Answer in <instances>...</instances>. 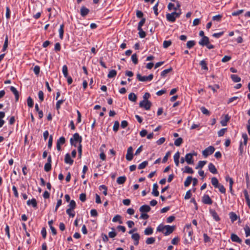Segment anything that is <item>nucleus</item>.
<instances>
[{"label": "nucleus", "mask_w": 250, "mask_h": 250, "mask_svg": "<svg viewBox=\"0 0 250 250\" xmlns=\"http://www.w3.org/2000/svg\"><path fill=\"white\" fill-rule=\"evenodd\" d=\"M227 130V128H222L218 132V135L219 137L223 136Z\"/></svg>", "instance_id": "bf43d9fd"}, {"label": "nucleus", "mask_w": 250, "mask_h": 250, "mask_svg": "<svg viewBox=\"0 0 250 250\" xmlns=\"http://www.w3.org/2000/svg\"><path fill=\"white\" fill-rule=\"evenodd\" d=\"M219 190V191L222 193H226V188L224 187L223 185L220 184L217 188Z\"/></svg>", "instance_id": "3c124183"}, {"label": "nucleus", "mask_w": 250, "mask_h": 250, "mask_svg": "<svg viewBox=\"0 0 250 250\" xmlns=\"http://www.w3.org/2000/svg\"><path fill=\"white\" fill-rule=\"evenodd\" d=\"M76 206V203H75V201L71 200L70 202V203L68 205L69 208L68 209H70L73 210L75 208Z\"/></svg>", "instance_id": "79ce46f5"}, {"label": "nucleus", "mask_w": 250, "mask_h": 250, "mask_svg": "<svg viewBox=\"0 0 250 250\" xmlns=\"http://www.w3.org/2000/svg\"><path fill=\"white\" fill-rule=\"evenodd\" d=\"M131 238L134 241V244L135 246H137L139 244V241L140 238L139 234L137 233L132 234Z\"/></svg>", "instance_id": "ddd939ff"}, {"label": "nucleus", "mask_w": 250, "mask_h": 250, "mask_svg": "<svg viewBox=\"0 0 250 250\" xmlns=\"http://www.w3.org/2000/svg\"><path fill=\"white\" fill-rule=\"evenodd\" d=\"M138 30H139V37L141 38H144L146 37V33L144 31H143V30L142 29V28H138Z\"/></svg>", "instance_id": "37998d69"}, {"label": "nucleus", "mask_w": 250, "mask_h": 250, "mask_svg": "<svg viewBox=\"0 0 250 250\" xmlns=\"http://www.w3.org/2000/svg\"><path fill=\"white\" fill-rule=\"evenodd\" d=\"M89 12V10L85 7V6H82L80 9V14L81 15L84 17L86 16Z\"/></svg>", "instance_id": "f8f14e48"}, {"label": "nucleus", "mask_w": 250, "mask_h": 250, "mask_svg": "<svg viewBox=\"0 0 250 250\" xmlns=\"http://www.w3.org/2000/svg\"><path fill=\"white\" fill-rule=\"evenodd\" d=\"M82 141V138L81 136L79 135L78 133H75L73 137L71 138L70 140V143L72 145L74 146H77V144L79 143V146H78V151L79 157H81L82 153V146L81 145V142Z\"/></svg>", "instance_id": "f257e3e1"}, {"label": "nucleus", "mask_w": 250, "mask_h": 250, "mask_svg": "<svg viewBox=\"0 0 250 250\" xmlns=\"http://www.w3.org/2000/svg\"><path fill=\"white\" fill-rule=\"evenodd\" d=\"M155 239L154 237L148 238L146 240V243L148 245L152 244L155 242Z\"/></svg>", "instance_id": "5fc2aeb1"}, {"label": "nucleus", "mask_w": 250, "mask_h": 250, "mask_svg": "<svg viewBox=\"0 0 250 250\" xmlns=\"http://www.w3.org/2000/svg\"><path fill=\"white\" fill-rule=\"evenodd\" d=\"M62 71L64 77L66 78L68 76V68L66 65H64L62 66Z\"/></svg>", "instance_id": "c9c22d12"}, {"label": "nucleus", "mask_w": 250, "mask_h": 250, "mask_svg": "<svg viewBox=\"0 0 250 250\" xmlns=\"http://www.w3.org/2000/svg\"><path fill=\"white\" fill-rule=\"evenodd\" d=\"M65 163L66 164H69V165H72L73 163V160L70 157L69 154L67 153L65 156L64 158Z\"/></svg>", "instance_id": "412c9836"}, {"label": "nucleus", "mask_w": 250, "mask_h": 250, "mask_svg": "<svg viewBox=\"0 0 250 250\" xmlns=\"http://www.w3.org/2000/svg\"><path fill=\"white\" fill-rule=\"evenodd\" d=\"M183 143V139L182 138H178L176 139L174 141V145L177 146H180Z\"/></svg>", "instance_id": "a19ab883"}, {"label": "nucleus", "mask_w": 250, "mask_h": 250, "mask_svg": "<svg viewBox=\"0 0 250 250\" xmlns=\"http://www.w3.org/2000/svg\"><path fill=\"white\" fill-rule=\"evenodd\" d=\"M207 163V161H200L197 166L195 167L196 169H198L199 168H202Z\"/></svg>", "instance_id": "2f4dec72"}, {"label": "nucleus", "mask_w": 250, "mask_h": 250, "mask_svg": "<svg viewBox=\"0 0 250 250\" xmlns=\"http://www.w3.org/2000/svg\"><path fill=\"white\" fill-rule=\"evenodd\" d=\"M158 186L156 183L154 184L153 186L152 194L155 196H158L159 192L158 191Z\"/></svg>", "instance_id": "aec40b11"}, {"label": "nucleus", "mask_w": 250, "mask_h": 250, "mask_svg": "<svg viewBox=\"0 0 250 250\" xmlns=\"http://www.w3.org/2000/svg\"><path fill=\"white\" fill-rule=\"evenodd\" d=\"M72 209H67L66 212L67 214L69 215L70 217H73L75 216V213L72 212Z\"/></svg>", "instance_id": "774afa93"}, {"label": "nucleus", "mask_w": 250, "mask_h": 250, "mask_svg": "<svg viewBox=\"0 0 250 250\" xmlns=\"http://www.w3.org/2000/svg\"><path fill=\"white\" fill-rule=\"evenodd\" d=\"M184 172L187 173L192 174L194 172V171L191 167L188 166H186L185 167V170Z\"/></svg>", "instance_id": "f704fd0d"}, {"label": "nucleus", "mask_w": 250, "mask_h": 250, "mask_svg": "<svg viewBox=\"0 0 250 250\" xmlns=\"http://www.w3.org/2000/svg\"><path fill=\"white\" fill-rule=\"evenodd\" d=\"M150 209V207L148 205H145L140 208L139 210L142 213H145L149 212Z\"/></svg>", "instance_id": "4468645a"}, {"label": "nucleus", "mask_w": 250, "mask_h": 250, "mask_svg": "<svg viewBox=\"0 0 250 250\" xmlns=\"http://www.w3.org/2000/svg\"><path fill=\"white\" fill-rule=\"evenodd\" d=\"M175 228V227L174 226H171L169 225L160 224L158 226L157 231L161 232L163 233L165 235L167 236L172 233L174 230Z\"/></svg>", "instance_id": "f03ea898"}, {"label": "nucleus", "mask_w": 250, "mask_h": 250, "mask_svg": "<svg viewBox=\"0 0 250 250\" xmlns=\"http://www.w3.org/2000/svg\"><path fill=\"white\" fill-rule=\"evenodd\" d=\"M53 143V136L52 135H50L49 136L48 142V147L49 148H51Z\"/></svg>", "instance_id": "69168bd1"}, {"label": "nucleus", "mask_w": 250, "mask_h": 250, "mask_svg": "<svg viewBox=\"0 0 250 250\" xmlns=\"http://www.w3.org/2000/svg\"><path fill=\"white\" fill-rule=\"evenodd\" d=\"M192 178L191 176H188L184 182V186L187 187L189 186L192 181Z\"/></svg>", "instance_id": "cd10ccee"}, {"label": "nucleus", "mask_w": 250, "mask_h": 250, "mask_svg": "<svg viewBox=\"0 0 250 250\" xmlns=\"http://www.w3.org/2000/svg\"><path fill=\"white\" fill-rule=\"evenodd\" d=\"M8 45V36H6L5 37V39L4 44H3V48H2L3 51H5L7 49Z\"/></svg>", "instance_id": "72a5a7b5"}, {"label": "nucleus", "mask_w": 250, "mask_h": 250, "mask_svg": "<svg viewBox=\"0 0 250 250\" xmlns=\"http://www.w3.org/2000/svg\"><path fill=\"white\" fill-rule=\"evenodd\" d=\"M27 103L29 107H32L33 106V101L32 99L30 97H29L27 98Z\"/></svg>", "instance_id": "864d4df0"}, {"label": "nucleus", "mask_w": 250, "mask_h": 250, "mask_svg": "<svg viewBox=\"0 0 250 250\" xmlns=\"http://www.w3.org/2000/svg\"><path fill=\"white\" fill-rule=\"evenodd\" d=\"M44 168L45 171H49L51 169V164L46 163L44 165Z\"/></svg>", "instance_id": "13d9d810"}, {"label": "nucleus", "mask_w": 250, "mask_h": 250, "mask_svg": "<svg viewBox=\"0 0 250 250\" xmlns=\"http://www.w3.org/2000/svg\"><path fill=\"white\" fill-rule=\"evenodd\" d=\"M172 71V68H169L168 69H165L163 70L161 74V76L162 77H165L166 76V75Z\"/></svg>", "instance_id": "58836bf2"}, {"label": "nucleus", "mask_w": 250, "mask_h": 250, "mask_svg": "<svg viewBox=\"0 0 250 250\" xmlns=\"http://www.w3.org/2000/svg\"><path fill=\"white\" fill-rule=\"evenodd\" d=\"M230 238L233 242H237L239 244L242 243V240L235 234H231Z\"/></svg>", "instance_id": "2eb2a0df"}, {"label": "nucleus", "mask_w": 250, "mask_h": 250, "mask_svg": "<svg viewBox=\"0 0 250 250\" xmlns=\"http://www.w3.org/2000/svg\"><path fill=\"white\" fill-rule=\"evenodd\" d=\"M172 42L171 41H165L163 42V47L165 48H167L171 45Z\"/></svg>", "instance_id": "603ef678"}, {"label": "nucleus", "mask_w": 250, "mask_h": 250, "mask_svg": "<svg viewBox=\"0 0 250 250\" xmlns=\"http://www.w3.org/2000/svg\"><path fill=\"white\" fill-rule=\"evenodd\" d=\"M121 216L120 215H116L113 218L112 221L113 222H116L118 221L120 224H122V222L121 220Z\"/></svg>", "instance_id": "ea45409f"}, {"label": "nucleus", "mask_w": 250, "mask_h": 250, "mask_svg": "<svg viewBox=\"0 0 250 250\" xmlns=\"http://www.w3.org/2000/svg\"><path fill=\"white\" fill-rule=\"evenodd\" d=\"M133 157V148L132 146H129L127 150V153L125 156L126 159L127 161H131Z\"/></svg>", "instance_id": "1a4fd4ad"}, {"label": "nucleus", "mask_w": 250, "mask_h": 250, "mask_svg": "<svg viewBox=\"0 0 250 250\" xmlns=\"http://www.w3.org/2000/svg\"><path fill=\"white\" fill-rule=\"evenodd\" d=\"M151 106V103L148 100H143L139 103L140 107L144 108L146 110H149Z\"/></svg>", "instance_id": "0eeeda50"}, {"label": "nucleus", "mask_w": 250, "mask_h": 250, "mask_svg": "<svg viewBox=\"0 0 250 250\" xmlns=\"http://www.w3.org/2000/svg\"><path fill=\"white\" fill-rule=\"evenodd\" d=\"M27 204L28 206H32L33 208H37V203L36 200L35 198H33L31 200H29L27 202Z\"/></svg>", "instance_id": "6ab92c4d"}, {"label": "nucleus", "mask_w": 250, "mask_h": 250, "mask_svg": "<svg viewBox=\"0 0 250 250\" xmlns=\"http://www.w3.org/2000/svg\"><path fill=\"white\" fill-rule=\"evenodd\" d=\"M59 37L62 40L63 37V33H64V25L63 24L60 25V28L59 29Z\"/></svg>", "instance_id": "4be33fe9"}, {"label": "nucleus", "mask_w": 250, "mask_h": 250, "mask_svg": "<svg viewBox=\"0 0 250 250\" xmlns=\"http://www.w3.org/2000/svg\"><path fill=\"white\" fill-rule=\"evenodd\" d=\"M211 182L212 185L215 188H217V187L220 184L219 183L218 179L215 177H212L211 178Z\"/></svg>", "instance_id": "5701e85b"}, {"label": "nucleus", "mask_w": 250, "mask_h": 250, "mask_svg": "<svg viewBox=\"0 0 250 250\" xmlns=\"http://www.w3.org/2000/svg\"><path fill=\"white\" fill-rule=\"evenodd\" d=\"M12 190L14 192V194L15 197L16 198H18L19 197V193L18 192L17 189L16 187L15 186H13V187H12Z\"/></svg>", "instance_id": "e2e57ef3"}, {"label": "nucleus", "mask_w": 250, "mask_h": 250, "mask_svg": "<svg viewBox=\"0 0 250 250\" xmlns=\"http://www.w3.org/2000/svg\"><path fill=\"white\" fill-rule=\"evenodd\" d=\"M144 233L145 235H151L153 233V229L151 227H148L146 228L144 231Z\"/></svg>", "instance_id": "c756f323"}, {"label": "nucleus", "mask_w": 250, "mask_h": 250, "mask_svg": "<svg viewBox=\"0 0 250 250\" xmlns=\"http://www.w3.org/2000/svg\"><path fill=\"white\" fill-rule=\"evenodd\" d=\"M230 77L234 83H238L241 81V78L237 75H231Z\"/></svg>", "instance_id": "393cba45"}, {"label": "nucleus", "mask_w": 250, "mask_h": 250, "mask_svg": "<svg viewBox=\"0 0 250 250\" xmlns=\"http://www.w3.org/2000/svg\"><path fill=\"white\" fill-rule=\"evenodd\" d=\"M226 180L228 181V179H229V191L230 192H231V193H232V185L233 184V180L232 178H229V177H226Z\"/></svg>", "instance_id": "473e14b6"}, {"label": "nucleus", "mask_w": 250, "mask_h": 250, "mask_svg": "<svg viewBox=\"0 0 250 250\" xmlns=\"http://www.w3.org/2000/svg\"><path fill=\"white\" fill-rule=\"evenodd\" d=\"M119 123L118 121H115L114 122V125H113V130L115 132H117L118 129H119Z\"/></svg>", "instance_id": "09e8293b"}, {"label": "nucleus", "mask_w": 250, "mask_h": 250, "mask_svg": "<svg viewBox=\"0 0 250 250\" xmlns=\"http://www.w3.org/2000/svg\"><path fill=\"white\" fill-rule=\"evenodd\" d=\"M209 43V39L207 36H204L199 42V44L202 46L207 45Z\"/></svg>", "instance_id": "9b49d317"}, {"label": "nucleus", "mask_w": 250, "mask_h": 250, "mask_svg": "<svg viewBox=\"0 0 250 250\" xmlns=\"http://www.w3.org/2000/svg\"><path fill=\"white\" fill-rule=\"evenodd\" d=\"M197 153L193 151L192 153H188L185 156V161L189 165H192L194 164V161L193 160V156H196Z\"/></svg>", "instance_id": "39448f33"}, {"label": "nucleus", "mask_w": 250, "mask_h": 250, "mask_svg": "<svg viewBox=\"0 0 250 250\" xmlns=\"http://www.w3.org/2000/svg\"><path fill=\"white\" fill-rule=\"evenodd\" d=\"M153 75L151 74L148 76H142L141 74L137 75V79L141 82L150 81L153 79Z\"/></svg>", "instance_id": "423d86ee"}, {"label": "nucleus", "mask_w": 250, "mask_h": 250, "mask_svg": "<svg viewBox=\"0 0 250 250\" xmlns=\"http://www.w3.org/2000/svg\"><path fill=\"white\" fill-rule=\"evenodd\" d=\"M229 218L231 221L233 222L237 219V216L235 213L231 212L229 214Z\"/></svg>", "instance_id": "b1692460"}, {"label": "nucleus", "mask_w": 250, "mask_h": 250, "mask_svg": "<svg viewBox=\"0 0 250 250\" xmlns=\"http://www.w3.org/2000/svg\"><path fill=\"white\" fill-rule=\"evenodd\" d=\"M10 90L11 91V92H13V94H14L15 97L16 101L17 102L19 100V92H18V90L15 87H14L13 86H11L10 87Z\"/></svg>", "instance_id": "f3484780"}, {"label": "nucleus", "mask_w": 250, "mask_h": 250, "mask_svg": "<svg viewBox=\"0 0 250 250\" xmlns=\"http://www.w3.org/2000/svg\"><path fill=\"white\" fill-rule=\"evenodd\" d=\"M34 73L38 76L40 72V67L38 65H36L33 68Z\"/></svg>", "instance_id": "6e6d98bb"}, {"label": "nucleus", "mask_w": 250, "mask_h": 250, "mask_svg": "<svg viewBox=\"0 0 250 250\" xmlns=\"http://www.w3.org/2000/svg\"><path fill=\"white\" fill-rule=\"evenodd\" d=\"M131 60L132 61V62L135 64H136L138 63V58H137V55L136 54H133L132 56H131Z\"/></svg>", "instance_id": "de8ad7c7"}, {"label": "nucleus", "mask_w": 250, "mask_h": 250, "mask_svg": "<svg viewBox=\"0 0 250 250\" xmlns=\"http://www.w3.org/2000/svg\"><path fill=\"white\" fill-rule=\"evenodd\" d=\"M202 202L205 204L211 205L212 201L208 195H204L202 197Z\"/></svg>", "instance_id": "9d476101"}, {"label": "nucleus", "mask_w": 250, "mask_h": 250, "mask_svg": "<svg viewBox=\"0 0 250 250\" xmlns=\"http://www.w3.org/2000/svg\"><path fill=\"white\" fill-rule=\"evenodd\" d=\"M126 180V177L125 176H120L117 179V183L118 184H124Z\"/></svg>", "instance_id": "bb28decb"}, {"label": "nucleus", "mask_w": 250, "mask_h": 250, "mask_svg": "<svg viewBox=\"0 0 250 250\" xmlns=\"http://www.w3.org/2000/svg\"><path fill=\"white\" fill-rule=\"evenodd\" d=\"M165 140L166 139L164 137H161L157 141L156 143L158 145H161L165 142Z\"/></svg>", "instance_id": "338daca9"}, {"label": "nucleus", "mask_w": 250, "mask_h": 250, "mask_svg": "<svg viewBox=\"0 0 250 250\" xmlns=\"http://www.w3.org/2000/svg\"><path fill=\"white\" fill-rule=\"evenodd\" d=\"M200 65H201V66L203 69H204L206 70H208V67L207 66V63L205 61H204V60L201 61L200 62Z\"/></svg>", "instance_id": "7c9ffc66"}, {"label": "nucleus", "mask_w": 250, "mask_h": 250, "mask_svg": "<svg viewBox=\"0 0 250 250\" xmlns=\"http://www.w3.org/2000/svg\"><path fill=\"white\" fill-rule=\"evenodd\" d=\"M230 120V117L228 114L225 115L224 118L221 121V124L222 126H225L227 125L228 122Z\"/></svg>", "instance_id": "dca6fc26"}, {"label": "nucleus", "mask_w": 250, "mask_h": 250, "mask_svg": "<svg viewBox=\"0 0 250 250\" xmlns=\"http://www.w3.org/2000/svg\"><path fill=\"white\" fill-rule=\"evenodd\" d=\"M171 1H173L175 2V3H171L170 2L168 3L167 8L169 10H174V12H181V10L180 9V4L179 3L178 1H176L175 0H171Z\"/></svg>", "instance_id": "7ed1b4c3"}, {"label": "nucleus", "mask_w": 250, "mask_h": 250, "mask_svg": "<svg viewBox=\"0 0 250 250\" xmlns=\"http://www.w3.org/2000/svg\"><path fill=\"white\" fill-rule=\"evenodd\" d=\"M181 14L180 12H173L171 13H167L166 14L167 20L168 21L174 22L176 18L179 17Z\"/></svg>", "instance_id": "20e7f679"}, {"label": "nucleus", "mask_w": 250, "mask_h": 250, "mask_svg": "<svg viewBox=\"0 0 250 250\" xmlns=\"http://www.w3.org/2000/svg\"><path fill=\"white\" fill-rule=\"evenodd\" d=\"M215 150V148L212 146H209L204 150L202 154L205 157H207L208 155L212 154Z\"/></svg>", "instance_id": "6e6552de"}, {"label": "nucleus", "mask_w": 250, "mask_h": 250, "mask_svg": "<svg viewBox=\"0 0 250 250\" xmlns=\"http://www.w3.org/2000/svg\"><path fill=\"white\" fill-rule=\"evenodd\" d=\"M170 154V151H168L166 154V155L164 156V157L163 159L162 163H166L167 161L168 157H169Z\"/></svg>", "instance_id": "680f3d73"}, {"label": "nucleus", "mask_w": 250, "mask_h": 250, "mask_svg": "<svg viewBox=\"0 0 250 250\" xmlns=\"http://www.w3.org/2000/svg\"><path fill=\"white\" fill-rule=\"evenodd\" d=\"M200 110L203 114L206 115H209L210 112L204 106H202L200 107Z\"/></svg>", "instance_id": "4c0bfd02"}, {"label": "nucleus", "mask_w": 250, "mask_h": 250, "mask_svg": "<svg viewBox=\"0 0 250 250\" xmlns=\"http://www.w3.org/2000/svg\"><path fill=\"white\" fill-rule=\"evenodd\" d=\"M102 188H104L103 194L106 196L107 194V188L104 185H101L99 187V189L102 190Z\"/></svg>", "instance_id": "4d7b16f0"}, {"label": "nucleus", "mask_w": 250, "mask_h": 250, "mask_svg": "<svg viewBox=\"0 0 250 250\" xmlns=\"http://www.w3.org/2000/svg\"><path fill=\"white\" fill-rule=\"evenodd\" d=\"M147 164H148L147 161H144L143 162H142V163L139 164V165L138 166V168L139 169H143L146 167L147 165Z\"/></svg>", "instance_id": "c03bdc74"}, {"label": "nucleus", "mask_w": 250, "mask_h": 250, "mask_svg": "<svg viewBox=\"0 0 250 250\" xmlns=\"http://www.w3.org/2000/svg\"><path fill=\"white\" fill-rule=\"evenodd\" d=\"M65 100H58L56 103V108L57 109V110H59L60 107H61V104L64 102Z\"/></svg>", "instance_id": "49530a36"}, {"label": "nucleus", "mask_w": 250, "mask_h": 250, "mask_svg": "<svg viewBox=\"0 0 250 250\" xmlns=\"http://www.w3.org/2000/svg\"><path fill=\"white\" fill-rule=\"evenodd\" d=\"M208 168L209 171L213 174H216L217 172V170L214 166V165L212 163H209L208 166Z\"/></svg>", "instance_id": "a211bd4d"}, {"label": "nucleus", "mask_w": 250, "mask_h": 250, "mask_svg": "<svg viewBox=\"0 0 250 250\" xmlns=\"http://www.w3.org/2000/svg\"><path fill=\"white\" fill-rule=\"evenodd\" d=\"M128 99L133 102H135L137 100V96L134 93H131L128 95Z\"/></svg>", "instance_id": "a878e982"}, {"label": "nucleus", "mask_w": 250, "mask_h": 250, "mask_svg": "<svg viewBox=\"0 0 250 250\" xmlns=\"http://www.w3.org/2000/svg\"><path fill=\"white\" fill-rule=\"evenodd\" d=\"M195 45L194 41H189L187 43V46L188 48L190 49Z\"/></svg>", "instance_id": "e433bc0d"}, {"label": "nucleus", "mask_w": 250, "mask_h": 250, "mask_svg": "<svg viewBox=\"0 0 250 250\" xmlns=\"http://www.w3.org/2000/svg\"><path fill=\"white\" fill-rule=\"evenodd\" d=\"M244 12V10L241 9L239 10L232 13V15L233 16H237L241 14H242Z\"/></svg>", "instance_id": "0e129e2a"}, {"label": "nucleus", "mask_w": 250, "mask_h": 250, "mask_svg": "<svg viewBox=\"0 0 250 250\" xmlns=\"http://www.w3.org/2000/svg\"><path fill=\"white\" fill-rule=\"evenodd\" d=\"M244 230L245 232V234L246 237H248L250 236V228L248 226L246 225L244 227Z\"/></svg>", "instance_id": "a18cd8bd"}, {"label": "nucleus", "mask_w": 250, "mask_h": 250, "mask_svg": "<svg viewBox=\"0 0 250 250\" xmlns=\"http://www.w3.org/2000/svg\"><path fill=\"white\" fill-rule=\"evenodd\" d=\"M44 94H43V92L42 91H39V93H38V96H39V98L40 99V100L42 102L43 101V99H44Z\"/></svg>", "instance_id": "052dcab7"}, {"label": "nucleus", "mask_w": 250, "mask_h": 250, "mask_svg": "<svg viewBox=\"0 0 250 250\" xmlns=\"http://www.w3.org/2000/svg\"><path fill=\"white\" fill-rule=\"evenodd\" d=\"M117 75V72L115 70H111L109 72V73L107 75V77L108 78H112L116 76Z\"/></svg>", "instance_id": "c85d7f7f"}, {"label": "nucleus", "mask_w": 250, "mask_h": 250, "mask_svg": "<svg viewBox=\"0 0 250 250\" xmlns=\"http://www.w3.org/2000/svg\"><path fill=\"white\" fill-rule=\"evenodd\" d=\"M65 140L64 137H61L57 140V144H59V145H63L65 143Z\"/></svg>", "instance_id": "8fccbe9b"}]
</instances>
